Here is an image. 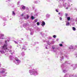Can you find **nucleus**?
Masks as SVG:
<instances>
[{
  "mask_svg": "<svg viewBox=\"0 0 77 77\" xmlns=\"http://www.w3.org/2000/svg\"><path fill=\"white\" fill-rule=\"evenodd\" d=\"M59 45L60 47H62V46H63V45H62V44H60Z\"/></svg>",
  "mask_w": 77,
  "mask_h": 77,
  "instance_id": "nucleus-12",
  "label": "nucleus"
},
{
  "mask_svg": "<svg viewBox=\"0 0 77 77\" xmlns=\"http://www.w3.org/2000/svg\"><path fill=\"white\" fill-rule=\"evenodd\" d=\"M37 26H39V23L38 22H37Z\"/></svg>",
  "mask_w": 77,
  "mask_h": 77,
  "instance_id": "nucleus-11",
  "label": "nucleus"
},
{
  "mask_svg": "<svg viewBox=\"0 0 77 77\" xmlns=\"http://www.w3.org/2000/svg\"><path fill=\"white\" fill-rule=\"evenodd\" d=\"M56 11L57 12H59V11L57 10V9L56 10Z\"/></svg>",
  "mask_w": 77,
  "mask_h": 77,
  "instance_id": "nucleus-18",
  "label": "nucleus"
},
{
  "mask_svg": "<svg viewBox=\"0 0 77 77\" xmlns=\"http://www.w3.org/2000/svg\"><path fill=\"white\" fill-rule=\"evenodd\" d=\"M7 47H8V45H7V44L6 45L5 44L3 46L2 48L4 49H5V50H7L8 49V48H7Z\"/></svg>",
  "mask_w": 77,
  "mask_h": 77,
  "instance_id": "nucleus-1",
  "label": "nucleus"
},
{
  "mask_svg": "<svg viewBox=\"0 0 77 77\" xmlns=\"http://www.w3.org/2000/svg\"><path fill=\"white\" fill-rule=\"evenodd\" d=\"M5 44H7V41L6 40L5 41Z\"/></svg>",
  "mask_w": 77,
  "mask_h": 77,
  "instance_id": "nucleus-17",
  "label": "nucleus"
},
{
  "mask_svg": "<svg viewBox=\"0 0 77 77\" xmlns=\"http://www.w3.org/2000/svg\"><path fill=\"white\" fill-rule=\"evenodd\" d=\"M20 16L21 17H23V14H22Z\"/></svg>",
  "mask_w": 77,
  "mask_h": 77,
  "instance_id": "nucleus-19",
  "label": "nucleus"
},
{
  "mask_svg": "<svg viewBox=\"0 0 77 77\" xmlns=\"http://www.w3.org/2000/svg\"><path fill=\"white\" fill-rule=\"evenodd\" d=\"M65 16L67 17L68 16V14H66Z\"/></svg>",
  "mask_w": 77,
  "mask_h": 77,
  "instance_id": "nucleus-16",
  "label": "nucleus"
},
{
  "mask_svg": "<svg viewBox=\"0 0 77 77\" xmlns=\"http://www.w3.org/2000/svg\"><path fill=\"white\" fill-rule=\"evenodd\" d=\"M35 72H36V71H35Z\"/></svg>",
  "mask_w": 77,
  "mask_h": 77,
  "instance_id": "nucleus-29",
  "label": "nucleus"
},
{
  "mask_svg": "<svg viewBox=\"0 0 77 77\" xmlns=\"http://www.w3.org/2000/svg\"><path fill=\"white\" fill-rule=\"evenodd\" d=\"M12 14L13 15H15V13L14 12V11H12Z\"/></svg>",
  "mask_w": 77,
  "mask_h": 77,
  "instance_id": "nucleus-3",
  "label": "nucleus"
},
{
  "mask_svg": "<svg viewBox=\"0 0 77 77\" xmlns=\"http://www.w3.org/2000/svg\"><path fill=\"white\" fill-rule=\"evenodd\" d=\"M31 73V74H33V73H34V72L33 71H31V72H30Z\"/></svg>",
  "mask_w": 77,
  "mask_h": 77,
  "instance_id": "nucleus-7",
  "label": "nucleus"
},
{
  "mask_svg": "<svg viewBox=\"0 0 77 77\" xmlns=\"http://www.w3.org/2000/svg\"><path fill=\"white\" fill-rule=\"evenodd\" d=\"M22 49H24V48H22Z\"/></svg>",
  "mask_w": 77,
  "mask_h": 77,
  "instance_id": "nucleus-26",
  "label": "nucleus"
},
{
  "mask_svg": "<svg viewBox=\"0 0 77 77\" xmlns=\"http://www.w3.org/2000/svg\"><path fill=\"white\" fill-rule=\"evenodd\" d=\"M31 18L32 19V20H33L34 19V17L33 16H31Z\"/></svg>",
  "mask_w": 77,
  "mask_h": 77,
  "instance_id": "nucleus-9",
  "label": "nucleus"
},
{
  "mask_svg": "<svg viewBox=\"0 0 77 77\" xmlns=\"http://www.w3.org/2000/svg\"><path fill=\"white\" fill-rule=\"evenodd\" d=\"M27 19H29V16L28 15H27Z\"/></svg>",
  "mask_w": 77,
  "mask_h": 77,
  "instance_id": "nucleus-14",
  "label": "nucleus"
},
{
  "mask_svg": "<svg viewBox=\"0 0 77 77\" xmlns=\"http://www.w3.org/2000/svg\"><path fill=\"white\" fill-rule=\"evenodd\" d=\"M36 22H37V21H36V20H35V23H36Z\"/></svg>",
  "mask_w": 77,
  "mask_h": 77,
  "instance_id": "nucleus-24",
  "label": "nucleus"
},
{
  "mask_svg": "<svg viewBox=\"0 0 77 77\" xmlns=\"http://www.w3.org/2000/svg\"><path fill=\"white\" fill-rule=\"evenodd\" d=\"M0 36H2V37H3L4 36V34H0Z\"/></svg>",
  "mask_w": 77,
  "mask_h": 77,
  "instance_id": "nucleus-5",
  "label": "nucleus"
},
{
  "mask_svg": "<svg viewBox=\"0 0 77 77\" xmlns=\"http://www.w3.org/2000/svg\"><path fill=\"white\" fill-rule=\"evenodd\" d=\"M75 47H76V46H75Z\"/></svg>",
  "mask_w": 77,
  "mask_h": 77,
  "instance_id": "nucleus-30",
  "label": "nucleus"
},
{
  "mask_svg": "<svg viewBox=\"0 0 77 77\" xmlns=\"http://www.w3.org/2000/svg\"><path fill=\"white\" fill-rule=\"evenodd\" d=\"M14 42H15V44H18V43L17 42H16V41H15Z\"/></svg>",
  "mask_w": 77,
  "mask_h": 77,
  "instance_id": "nucleus-20",
  "label": "nucleus"
},
{
  "mask_svg": "<svg viewBox=\"0 0 77 77\" xmlns=\"http://www.w3.org/2000/svg\"><path fill=\"white\" fill-rule=\"evenodd\" d=\"M45 22L44 21L42 22V26H45Z\"/></svg>",
  "mask_w": 77,
  "mask_h": 77,
  "instance_id": "nucleus-2",
  "label": "nucleus"
},
{
  "mask_svg": "<svg viewBox=\"0 0 77 77\" xmlns=\"http://www.w3.org/2000/svg\"><path fill=\"white\" fill-rule=\"evenodd\" d=\"M66 26H69V23L67 22L66 24Z\"/></svg>",
  "mask_w": 77,
  "mask_h": 77,
  "instance_id": "nucleus-4",
  "label": "nucleus"
},
{
  "mask_svg": "<svg viewBox=\"0 0 77 77\" xmlns=\"http://www.w3.org/2000/svg\"><path fill=\"white\" fill-rule=\"evenodd\" d=\"M72 29H73V30H74V31H75V27H73Z\"/></svg>",
  "mask_w": 77,
  "mask_h": 77,
  "instance_id": "nucleus-10",
  "label": "nucleus"
},
{
  "mask_svg": "<svg viewBox=\"0 0 77 77\" xmlns=\"http://www.w3.org/2000/svg\"><path fill=\"white\" fill-rule=\"evenodd\" d=\"M4 72H5V71H2V73Z\"/></svg>",
  "mask_w": 77,
  "mask_h": 77,
  "instance_id": "nucleus-25",
  "label": "nucleus"
},
{
  "mask_svg": "<svg viewBox=\"0 0 77 77\" xmlns=\"http://www.w3.org/2000/svg\"><path fill=\"white\" fill-rule=\"evenodd\" d=\"M67 18V20H68V21H69V20H70V17H68Z\"/></svg>",
  "mask_w": 77,
  "mask_h": 77,
  "instance_id": "nucleus-8",
  "label": "nucleus"
},
{
  "mask_svg": "<svg viewBox=\"0 0 77 77\" xmlns=\"http://www.w3.org/2000/svg\"><path fill=\"white\" fill-rule=\"evenodd\" d=\"M68 9V7H67L66 8V9Z\"/></svg>",
  "mask_w": 77,
  "mask_h": 77,
  "instance_id": "nucleus-21",
  "label": "nucleus"
},
{
  "mask_svg": "<svg viewBox=\"0 0 77 77\" xmlns=\"http://www.w3.org/2000/svg\"><path fill=\"white\" fill-rule=\"evenodd\" d=\"M60 13H58V14L60 15Z\"/></svg>",
  "mask_w": 77,
  "mask_h": 77,
  "instance_id": "nucleus-23",
  "label": "nucleus"
},
{
  "mask_svg": "<svg viewBox=\"0 0 77 77\" xmlns=\"http://www.w3.org/2000/svg\"><path fill=\"white\" fill-rule=\"evenodd\" d=\"M62 42V43H63V42Z\"/></svg>",
  "mask_w": 77,
  "mask_h": 77,
  "instance_id": "nucleus-28",
  "label": "nucleus"
},
{
  "mask_svg": "<svg viewBox=\"0 0 77 77\" xmlns=\"http://www.w3.org/2000/svg\"><path fill=\"white\" fill-rule=\"evenodd\" d=\"M19 60H16V61H19Z\"/></svg>",
  "mask_w": 77,
  "mask_h": 77,
  "instance_id": "nucleus-22",
  "label": "nucleus"
},
{
  "mask_svg": "<svg viewBox=\"0 0 77 77\" xmlns=\"http://www.w3.org/2000/svg\"><path fill=\"white\" fill-rule=\"evenodd\" d=\"M22 8L23 9H26V7H25V6H22Z\"/></svg>",
  "mask_w": 77,
  "mask_h": 77,
  "instance_id": "nucleus-6",
  "label": "nucleus"
},
{
  "mask_svg": "<svg viewBox=\"0 0 77 77\" xmlns=\"http://www.w3.org/2000/svg\"><path fill=\"white\" fill-rule=\"evenodd\" d=\"M53 38H56V36L55 35H54L53 36Z\"/></svg>",
  "mask_w": 77,
  "mask_h": 77,
  "instance_id": "nucleus-13",
  "label": "nucleus"
},
{
  "mask_svg": "<svg viewBox=\"0 0 77 77\" xmlns=\"http://www.w3.org/2000/svg\"><path fill=\"white\" fill-rule=\"evenodd\" d=\"M8 1H10V0H8Z\"/></svg>",
  "mask_w": 77,
  "mask_h": 77,
  "instance_id": "nucleus-27",
  "label": "nucleus"
},
{
  "mask_svg": "<svg viewBox=\"0 0 77 77\" xmlns=\"http://www.w3.org/2000/svg\"><path fill=\"white\" fill-rule=\"evenodd\" d=\"M60 20H62V17H60Z\"/></svg>",
  "mask_w": 77,
  "mask_h": 77,
  "instance_id": "nucleus-15",
  "label": "nucleus"
}]
</instances>
